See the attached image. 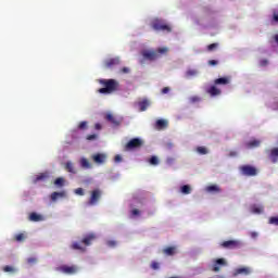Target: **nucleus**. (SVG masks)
Instances as JSON below:
<instances>
[{"label":"nucleus","mask_w":278,"mask_h":278,"mask_svg":"<svg viewBox=\"0 0 278 278\" xmlns=\"http://www.w3.org/2000/svg\"><path fill=\"white\" fill-rule=\"evenodd\" d=\"M166 127H168V122L166 119H157L156 121L157 129H166Z\"/></svg>","instance_id":"nucleus-22"},{"label":"nucleus","mask_w":278,"mask_h":278,"mask_svg":"<svg viewBox=\"0 0 278 278\" xmlns=\"http://www.w3.org/2000/svg\"><path fill=\"white\" fill-rule=\"evenodd\" d=\"M197 153H199V155H207L208 151H207V148L205 147H198Z\"/></svg>","instance_id":"nucleus-29"},{"label":"nucleus","mask_w":278,"mask_h":278,"mask_svg":"<svg viewBox=\"0 0 278 278\" xmlns=\"http://www.w3.org/2000/svg\"><path fill=\"white\" fill-rule=\"evenodd\" d=\"M260 144H261L260 140L253 139V140L247 142L245 147H247V149H256L257 147H260Z\"/></svg>","instance_id":"nucleus-18"},{"label":"nucleus","mask_w":278,"mask_h":278,"mask_svg":"<svg viewBox=\"0 0 278 278\" xmlns=\"http://www.w3.org/2000/svg\"><path fill=\"white\" fill-rule=\"evenodd\" d=\"M65 170H67V173H72V175L77 173V170H75V165H73V162L71 161L65 163Z\"/></svg>","instance_id":"nucleus-19"},{"label":"nucleus","mask_w":278,"mask_h":278,"mask_svg":"<svg viewBox=\"0 0 278 278\" xmlns=\"http://www.w3.org/2000/svg\"><path fill=\"white\" fill-rule=\"evenodd\" d=\"M166 53H168V48L163 47L156 50H144L142 52V56L144 60H149V62H155V60H160V58H162V55H166Z\"/></svg>","instance_id":"nucleus-2"},{"label":"nucleus","mask_w":278,"mask_h":278,"mask_svg":"<svg viewBox=\"0 0 278 278\" xmlns=\"http://www.w3.org/2000/svg\"><path fill=\"white\" fill-rule=\"evenodd\" d=\"M236 275H251V269L249 267H240L236 269Z\"/></svg>","instance_id":"nucleus-24"},{"label":"nucleus","mask_w":278,"mask_h":278,"mask_svg":"<svg viewBox=\"0 0 278 278\" xmlns=\"http://www.w3.org/2000/svg\"><path fill=\"white\" fill-rule=\"evenodd\" d=\"M271 23H278V10L273 11Z\"/></svg>","instance_id":"nucleus-34"},{"label":"nucleus","mask_w":278,"mask_h":278,"mask_svg":"<svg viewBox=\"0 0 278 278\" xmlns=\"http://www.w3.org/2000/svg\"><path fill=\"white\" fill-rule=\"evenodd\" d=\"M58 270L60 273H63L64 275H75L77 273V270H79V268L76 265H62L60 267H58Z\"/></svg>","instance_id":"nucleus-7"},{"label":"nucleus","mask_w":278,"mask_h":278,"mask_svg":"<svg viewBox=\"0 0 278 278\" xmlns=\"http://www.w3.org/2000/svg\"><path fill=\"white\" fill-rule=\"evenodd\" d=\"M88 127V122H80L78 125V129H86Z\"/></svg>","instance_id":"nucleus-41"},{"label":"nucleus","mask_w":278,"mask_h":278,"mask_svg":"<svg viewBox=\"0 0 278 278\" xmlns=\"http://www.w3.org/2000/svg\"><path fill=\"white\" fill-rule=\"evenodd\" d=\"M149 164H151V166H157V164H160V159H157V156H151L149 159Z\"/></svg>","instance_id":"nucleus-30"},{"label":"nucleus","mask_w":278,"mask_h":278,"mask_svg":"<svg viewBox=\"0 0 278 278\" xmlns=\"http://www.w3.org/2000/svg\"><path fill=\"white\" fill-rule=\"evenodd\" d=\"M101 124L100 123H97L96 125H94V129H97V130H99V129H101Z\"/></svg>","instance_id":"nucleus-52"},{"label":"nucleus","mask_w":278,"mask_h":278,"mask_svg":"<svg viewBox=\"0 0 278 278\" xmlns=\"http://www.w3.org/2000/svg\"><path fill=\"white\" fill-rule=\"evenodd\" d=\"M114 162H116V163L123 162V156H121V154L115 155Z\"/></svg>","instance_id":"nucleus-44"},{"label":"nucleus","mask_w":278,"mask_h":278,"mask_svg":"<svg viewBox=\"0 0 278 278\" xmlns=\"http://www.w3.org/2000/svg\"><path fill=\"white\" fill-rule=\"evenodd\" d=\"M151 27L152 29H154V31H164L165 34H170V31H173V27L166 24L164 20H160V18L153 20L151 23Z\"/></svg>","instance_id":"nucleus-3"},{"label":"nucleus","mask_w":278,"mask_h":278,"mask_svg":"<svg viewBox=\"0 0 278 278\" xmlns=\"http://www.w3.org/2000/svg\"><path fill=\"white\" fill-rule=\"evenodd\" d=\"M71 249H73L74 251H81L83 253L86 252V248L81 247L78 242H74L71 245Z\"/></svg>","instance_id":"nucleus-27"},{"label":"nucleus","mask_w":278,"mask_h":278,"mask_svg":"<svg viewBox=\"0 0 278 278\" xmlns=\"http://www.w3.org/2000/svg\"><path fill=\"white\" fill-rule=\"evenodd\" d=\"M54 186H59L60 188H62L64 186V178L59 177L54 180Z\"/></svg>","instance_id":"nucleus-31"},{"label":"nucleus","mask_w":278,"mask_h":278,"mask_svg":"<svg viewBox=\"0 0 278 278\" xmlns=\"http://www.w3.org/2000/svg\"><path fill=\"white\" fill-rule=\"evenodd\" d=\"M167 149H173V143H167Z\"/></svg>","instance_id":"nucleus-54"},{"label":"nucleus","mask_w":278,"mask_h":278,"mask_svg":"<svg viewBox=\"0 0 278 278\" xmlns=\"http://www.w3.org/2000/svg\"><path fill=\"white\" fill-rule=\"evenodd\" d=\"M151 105L149 100L144 99L141 102H139L140 112H147V109Z\"/></svg>","instance_id":"nucleus-21"},{"label":"nucleus","mask_w":278,"mask_h":278,"mask_svg":"<svg viewBox=\"0 0 278 278\" xmlns=\"http://www.w3.org/2000/svg\"><path fill=\"white\" fill-rule=\"evenodd\" d=\"M103 194V191L101 189H94L90 192V198L88 201V205H97L99 201H101V197Z\"/></svg>","instance_id":"nucleus-5"},{"label":"nucleus","mask_w":278,"mask_h":278,"mask_svg":"<svg viewBox=\"0 0 278 278\" xmlns=\"http://www.w3.org/2000/svg\"><path fill=\"white\" fill-rule=\"evenodd\" d=\"M105 119L111 123L112 125H114L115 127H118V125H121V121L116 117H114L113 114L109 113L105 115Z\"/></svg>","instance_id":"nucleus-15"},{"label":"nucleus","mask_w":278,"mask_h":278,"mask_svg":"<svg viewBox=\"0 0 278 278\" xmlns=\"http://www.w3.org/2000/svg\"><path fill=\"white\" fill-rule=\"evenodd\" d=\"M206 92L210 94V97H218L222 91L218 87H216V85H212L206 89Z\"/></svg>","instance_id":"nucleus-13"},{"label":"nucleus","mask_w":278,"mask_h":278,"mask_svg":"<svg viewBox=\"0 0 278 278\" xmlns=\"http://www.w3.org/2000/svg\"><path fill=\"white\" fill-rule=\"evenodd\" d=\"M197 71L195 70H189V71H187L186 72V76L187 77H194V76H197Z\"/></svg>","instance_id":"nucleus-36"},{"label":"nucleus","mask_w":278,"mask_h":278,"mask_svg":"<svg viewBox=\"0 0 278 278\" xmlns=\"http://www.w3.org/2000/svg\"><path fill=\"white\" fill-rule=\"evenodd\" d=\"M223 266H227V261L225 258H217L212 266L213 273H220Z\"/></svg>","instance_id":"nucleus-9"},{"label":"nucleus","mask_w":278,"mask_h":278,"mask_svg":"<svg viewBox=\"0 0 278 278\" xmlns=\"http://www.w3.org/2000/svg\"><path fill=\"white\" fill-rule=\"evenodd\" d=\"M269 225L278 226V217H270L269 218Z\"/></svg>","instance_id":"nucleus-40"},{"label":"nucleus","mask_w":278,"mask_h":278,"mask_svg":"<svg viewBox=\"0 0 278 278\" xmlns=\"http://www.w3.org/2000/svg\"><path fill=\"white\" fill-rule=\"evenodd\" d=\"M197 101H200V98H199V97H192V98H191V102H192V103H197Z\"/></svg>","instance_id":"nucleus-49"},{"label":"nucleus","mask_w":278,"mask_h":278,"mask_svg":"<svg viewBox=\"0 0 278 278\" xmlns=\"http://www.w3.org/2000/svg\"><path fill=\"white\" fill-rule=\"evenodd\" d=\"M36 262H38V260L36 257L27 258V264L34 265V264H36Z\"/></svg>","instance_id":"nucleus-42"},{"label":"nucleus","mask_w":278,"mask_h":278,"mask_svg":"<svg viewBox=\"0 0 278 278\" xmlns=\"http://www.w3.org/2000/svg\"><path fill=\"white\" fill-rule=\"evenodd\" d=\"M142 144H143L142 139L132 138L126 143L125 151H134L135 149H140Z\"/></svg>","instance_id":"nucleus-4"},{"label":"nucleus","mask_w":278,"mask_h":278,"mask_svg":"<svg viewBox=\"0 0 278 278\" xmlns=\"http://www.w3.org/2000/svg\"><path fill=\"white\" fill-rule=\"evenodd\" d=\"M220 247L223 249H240V247H242V243L238 240H228L222 242Z\"/></svg>","instance_id":"nucleus-8"},{"label":"nucleus","mask_w":278,"mask_h":278,"mask_svg":"<svg viewBox=\"0 0 278 278\" xmlns=\"http://www.w3.org/2000/svg\"><path fill=\"white\" fill-rule=\"evenodd\" d=\"M75 194H78V197H84L85 192L83 188L75 189Z\"/></svg>","instance_id":"nucleus-39"},{"label":"nucleus","mask_w":278,"mask_h":278,"mask_svg":"<svg viewBox=\"0 0 278 278\" xmlns=\"http://www.w3.org/2000/svg\"><path fill=\"white\" fill-rule=\"evenodd\" d=\"M131 214H132V216H140V210L134 208V210L131 211Z\"/></svg>","instance_id":"nucleus-45"},{"label":"nucleus","mask_w":278,"mask_h":278,"mask_svg":"<svg viewBox=\"0 0 278 278\" xmlns=\"http://www.w3.org/2000/svg\"><path fill=\"white\" fill-rule=\"evenodd\" d=\"M206 192L218 193V192H220V187H218V185L207 186L206 187Z\"/></svg>","instance_id":"nucleus-23"},{"label":"nucleus","mask_w":278,"mask_h":278,"mask_svg":"<svg viewBox=\"0 0 278 278\" xmlns=\"http://www.w3.org/2000/svg\"><path fill=\"white\" fill-rule=\"evenodd\" d=\"M129 67H123L119 72L123 74V75H127V73H129Z\"/></svg>","instance_id":"nucleus-46"},{"label":"nucleus","mask_w":278,"mask_h":278,"mask_svg":"<svg viewBox=\"0 0 278 278\" xmlns=\"http://www.w3.org/2000/svg\"><path fill=\"white\" fill-rule=\"evenodd\" d=\"M118 64H121V58H118V56L112 58V59H108L104 62L105 68H114V66H118Z\"/></svg>","instance_id":"nucleus-10"},{"label":"nucleus","mask_w":278,"mask_h":278,"mask_svg":"<svg viewBox=\"0 0 278 278\" xmlns=\"http://www.w3.org/2000/svg\"><path fill=\"white\" fill-rule=\"evenodd\" d=\"M240 170L245 177H255V175H257V168L251 165H242Z\"/></svg>","instance_id":"nucleus-6"},{"label":"nucleus","mask_w":278,"mask_h":278,"mask_svg":"<svg viewBox=\"0 0 278 278\" xmlns=\"http://www.w3.org/2000/svg\"><path fill=\"white\" fill-rule=\"evenodd\" d=\"M150 266H151L152 270H160V263H157L155 261H153Z\"/></svg>","instance_id":"nucleus-37"},{"label":"nucleus","mask_w":278,"mask_h":278,"mask_svg":"<svg viewBox=\"0 0 278 278\" xmlns=\"http://www.w3.org/2000/svg\"><path fill=\"white\" fill-rule=\"evenodd\" d=\"M91 159L96 164H105V161L108 160V155L103 153H96L91 156Z\"/></svg>","instance_id":"nucleus-11"},{"label":"nucleus","mask_w":278,"mask_h":278,"mask_svg":"<svg viewBox=\"0 0 278 278\" xmlns=\"http://www.w3.org/2000/svg\"><path fill=\"white\" fill-rule=\"evenodd\" d=\"M180 192L182 194H190V192H192V188L189 186V185H184L181 188H180Z\"/></svg>","instance_id":"nucleus-28"},{"label":"nucleus","mask_w":278,"mask_h":278,"mask_svg":"<svg viewBox=\"0 0 278 278\" xmlns=\"http://www.w3.org/2000/svg\"><path fill=\"white\" fill-rule=\"evenodd\" d=\"M46 179H49V173H41L36 176L35 184H38V181H46Z\"/></svg>","instance_id":"nucleus-20"},{"label":"nucleus","mask_w":278,"mask_h":278,"mask_svg":"<svg viewBox=\"0 0 278 278\" xmlns=\"http://www.w3.org/2000/svg\"><path fill=\"white\" fill-rule=\"evenodd\" d=\"M87 140H97V135H88Z\"/></svg>","instance_id":"nucleus-48"},{"label":"nucleus","mask_w":278,"mask_h":278,"mask_svg":"<svg viewBox=\"0 0 278 278\" xmlns=\"http://www.w3.org/2000/svg\"><path fill=\"white\" fill-rule=\"evenodd\" d=\"M210 66H216L218 64V61L216 60H210L208 61Z\"/></svg>","instance_id":"nucleus-47"},{"label":"nucleus","mask_w":278,"mask_h":278,"mask_svg":"<svg viewBox=\"0 0 278 278\" xmlns=\"http://www.w3.org/2000/svg\"><path fill=\"white\" fill-rule=\"evenodd\" d=\"M94 240H97V235L88 233L83 238L81 242L85 247H90Z\"/></svg>","instance_id":"nucleus-12"},{"label":"nucleus","mask_w":278,"mask_h":278,"mask_svg":"<svg viewBox=\"0 0 278 278\" xmlns=\"http://www.w3.org/2000/svg\"><path fill=\"white\" fill-rule=\"evenodd\" d=\"M3 270H4V273H12V274L16 273V268H14L10 265L4 266Z\"/></svg>","instance_id":"nucleus-33"},{"label":"nucleus","mask_w":278,"mask_h":278,"mask_svg":"<svg viewBox=\"0 0 278 278\" xmlns=\"http://www.w3.org/2000/svg\"><path fill=\"white\" fill-rule=\"evenodd\" d=\"M250 236H251V238L255 239V238H257V232L253 231L250 233Z\"/></svg>","instance_id":"nucleus-51"},{"label":"nucleus","mask_w":278,"mask_h":278,"mask_svg":"<svg viewBox=\"0 0 278 278\" xmlns=\"http://www.w3.org/2000/svg\"><path fill=\"white\" fill-rule=\"evenodd\" d=\"M214 84L215 86H227L229 84V77L216 78Z\"/></svg>","instance_id":"nucleus-17"},{"label":"nucleus","mask_w":278,"mask_h":278,"mask_svg":"<svg viewBox=\"0 0 278 278\" xmlns=\"http://www.w3.org/2000/svg\"><path fill=\"white\" fill-rule=\"evenodd\" d=\"M108 244L109 247H116V241H109Z\"/></svg>","instance_id":"nucleus-50"},{"label":"nucleus","mask_w":278,"mask_h":278,"mask_svg":"<svg viewBox=\"0 0 278 278\" xmlns=\"http://www.w3.org/2000/svg\"><path fill=\"white\" fill-rule=\"evenodd\" d=\"M218 49V43H211L207 46V51H214Z\"/></svg>","instance_id":"nucleus-38"},{"label":"nucleus","mask_w":278,"mask_h":278,"mask_svg":"<svg viewBox=\"0 0 278 278\" xmlns=\"http://www.w3.org/2000/svg\"><path fill=\"white\" fill-rule=\"evenodd\" d=\"M25 238H26L25 233H18L15 236L16 242H23V241H25Z\"/></svg>","instance_id":"nucleus-35"},{"label":"nucleus","mask_w":278,"mask_h":278,"mask_svg":"<svg viewBox=\"0 0 278 278\" xmlns=\"http://www.w3.org/2000/svg\"><path fill=\"white\" fill-rule=\"evenodd\" d=\"M164 255L173 256L176 253L175 247H167L163 250Z\"/></svg>","instance_id":"nucleus-25"},{"label":"nucleus","mask_w":278,"mask_h":278,"mask_svg":"<svg viewBox=\"0 0 278 278\" xmlns=\"http://www.w3.org/2000/svg\"><path fill=\"white\" fill-rule=\"evenodd\" d=\"M101 86L104 88L98 89L100 94H112L118 90V83L115 79H100Z\"/></svg>","instance_id":"nucleus-1"},{"label":"nucleus","mask_w":278,"mask_h":278,"mask_svg":"<svg viewBox=\"0 0 278 278\" xmlns=\"http://www.w3.org/2000/svg\"><path fill=\"white\" fill-rule=\"evenodd\" d=\"M29 220L31 223H40V222L45 220V217H42V215H40V214H38L36 212H33L29 215Z\"/></svg>","instance_id":"nucleus-16"},{"label":"nucleus","mask_w":278,"mask_h":278,"mask_svg":"<svg viewBox=\"0 0 278 278\" xmlns=\"http://www.w3.org/2000/svg\"><path fill=\"white\" fill-rule=\"evenodd\" d=\"M161 92H162V94H168L170 92V88L164 87Z\"/></svg>","instance_id":"nucleus-43"},{"label":"nucleus","mask_w":278,"mask_h":278,"mask_svg":"<svg viewBox=\"0 0 278 278\" xmlns=\"http://www.w3.org/2000/svg\"><path fill=\"white\" fill-rule=\"evenodd\" d=\"M65 197H66V191H60V192L54 191L51 193L50 199L51 201H53V203H55L58 199H65Z\"/></svg>","instance_id":"nucleus-14"},{"label":"nucleus","mask_w":278,"mask_h":278,"mask_svg":"<svg viewBox=\"0 0 278 278\" xmlns=\"http://www.w3.org/2000/svg\"><path fill=\"white\" fill-rule=\"evenodd\" d=\"M261 64H262V66H266V64H268V61L267 60H263V61H261Z\"/></svg>","instance_id":"nucleus-53"},{"label":"nucleus","mask_w":278,"mask_h":278,"mask_svg":"<svg viewBox=\"0 0 278 278\" xmlns=\"http://www.w3.org/2000/svg\"><path fill=\"white\" fill-rule=\"evenodd\" d=\"M80 166L83 168H92V165H90V162L86 157L80 159Z\"/></svg>","instance_id":"nucleus-26"},{"label":"nucleus","mask_w":278,"mask_h":278,"mask_svg":"<svg viewBox=\"0 0 278 278\" xmlns=\"http://www.w3.org/2000/svg\"><path fill=\"white\" fill-rule=\"evenodd\" d=\"M252 212H253V214H262V212H264V207H262V206H253L252 207Z\"/></svg>","instance_id":"nucleus-32"}]
</instances>
